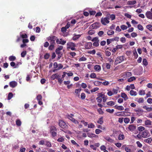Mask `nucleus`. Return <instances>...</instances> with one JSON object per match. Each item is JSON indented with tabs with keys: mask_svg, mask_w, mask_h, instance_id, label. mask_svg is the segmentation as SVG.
Segmentation results:
<instances>
[{
	"mask_svg": "<svg viewBox=\"0 0 152 152\" xmlns=\"http://www.w3.org/2000/svg\"><path fill=\"white\" fill-rule=\"evenodd\" d=\"M57 37L55 36L51 35L47 38L48 40L49 41L50 44L55 45V41L57 39Z\"/></svg>",
	"mask_w": 152,
	"mask_h": 152,
	"instance_id": "obj_1",
	"label": "nucleus"
},
{
	"mask_svg": "<svg viewBox=\"0 0 152 152\" xmlns=\"http://www.w3.org/2000/svg\"><path fill=\"white\" fill-rule=\"evenodd\" d=\"M50 132L53 137H55L57 135V129L54 126H51L50 127Z\"/></svg>",
	"mask_w": 152,
	"mask_h": 152,
	"instance_id": "obj_2",
	"label": "nucleus"
},
{
	"mask_svg": "<svg viewBox=\"0 0 152 152\" xmlns=\"http://www.w3.org/2000/svg\"><path fill=\"white\" fill-rule=\"evenodd\" d=\"M125 58L124 56H123L117 57L115 61V64L117 65L118 64L121 63L125 60Z\"/></svg>",
	"mask_w": 152,
	"mask_h": 152,
	"instance_id": "obj_3",
	"label": "nucleus"
},
{
	"mask_svg": "<svg viewBox=\"0 0 152 152\" xmlns=\"http://www.w3.org/2000/svg\"><path fill=\"white\" fill-rule=\"evenodd\" d=\"M66 48L67 49H70L72 50H75V47L76 46L75 44L72 42H68L66 44Z\"/></svg>",
	"mask_w": 152,
	"mask_h": 152,
	"instance_id": "obj_4",
	"label": "nucleus"
},
{
	"mask_svg": "<svg viewBox=\"0 0 152 152\" xmlns=\"http://www.w3.org/2000/svg\"><path fill=\"white\" fill-rule=\"evenodd\" d=\"M58 125L61 128L64 129H67L68 127V125L66 124L65 122L62 120H59Z\"/></svg>",
	"mask_w": 152,
	"mask_h": 152,
	"instance_id": "obj_5",
	"label": "nucleus"
},
{
	"mask_svg": "<svg viewBox=\"0 0 152 152\" xmlns=\"http://www.w3.org/2000/svg\"><path fill=\"white\" fill-rule=\"evenodd\" d=\"M109 19L110 18H109V16H108L107 17L102 18L101 21L103 25H106L107 23H109Z\"/></svg>",
	"mask_w": 152,
	"mask_h": 152,
	"instance_id": "obj_6",
	"label": "nucleus"
},
{
	"mask_svg": "<svg viewBox=\"0 0 152 152\" xmlns=\"http://www.w3.org/2000/svg\"><path fill=\"white\" fill-rule=\"evenodd\" d=\"M127 113V112L125 111L118 112L116 113L115 115L117 116H126L127 115L125 113Z\"/></svg>",
	"mask_w": 152,
	"mask_h": 152,
	"instance_id": "obj_7",
	"label": "nucleus"
},
{
	"mask_svg": "<svg viewBox=\"0 0 152 152\" xmlns=\"http://www.w3.org/2000/svg\"><path fill=\"white\" fill-rule=\"evenodd\" d=\"M42 98V97L40 94H38L37 97V99L38 101V104L40 105H41L43 104L42 102L41 101Z\"/></svg>",
	"mask_w": 152,
	"mask_h": 152,
	"instance_id": "obj_8",
	"label": "nucleus"
},
{
	"mask_svg": "<svg viewBox=\"0 0 152 152\" xmlns=\"http://www.w3.org/2000/svg\"><path fill=\"white\" fill-rule=\"evenodd\" d=\"M149 134V133L148 131L145 130L142 132V137L144 138H147L148 137V135Z\"/></svg>",
	"mask_w": 152,
	"mask_h": 152,
	"instance_id": "obj_9",
	"label": "nucleus"
},
{
	"mask_svg": "<svg viewBox=\"0 0 152 152\" xmlns=\"http://www.w3.org/2000/svg\"><path fill=\"white\" fill-rule=\"evenodd\" d=\"M92 44L91 42H87L85 44V48L86 49H90L92 47Z\"/></svg>",
	"mask_w": 152,
	"mask_h": 152,
	"instance_id": "obj_10",
	"label": "nucleus"
},
{
	"mask_svg": "<svg viewBox=\"0 0 152 152\" xmlns=\"http://www.w3.org/2000/svg\"><path fill=\"white\" fill-rule=\"evenodd\" d=\"M146 17L148 19H152V13L150 11H147L145 14Z\"/></svg>",
	"mask_w": 152,
	"mask_h": 152,
	"instance_id": "obj_11",
	"label": "nucleus"
},
{
	"mask_svg": "<svg viewBox=\"0 0 152 152\" xmlns=\"http://www.w3.org/2000/svg\"><path fill=\"white\" fill-rule=\"evenodd\" d=\"M9 85L12 88H14L17 85V83L15 81H12L10 83Z\"/></svg>",
	"mask_w": 152,
	"mask_h": 152,
	"instance_id": "obj_12",
	"label": "nucleus"
},
{
	"mask_svg": "<svg viewBox=\"0 0 152 152\" xmlns=\"http://www.w3.org/2000/svg\"><path fill=\"white\" fill-rule=\"evenodd\" d=\"M114 108L118 110H119L121 111L124 110V107L122 106H117L115 105L114 106Z\"/></svg>",
	"mask_w": 152,
	"mask_h": 152,
	"instance_id": "obj_13",
	"label": "nucleus"
},
{
	"mask_svg": "<svg viewBox=\"0 0 152 152\" xmlns=\"http://www.w3.org/2000/svg\"><path fill=\"white\" fill-rule=\"evenodd\" d=\"M143 108L145 109L148 112H150L152 110V105L150 107L145 105L143 106Z\"/></svg>",
	"mask_w": 152,
	"mask_h": 152,
	"instance_id": "obj_14",
	"label": "nucleus"
},
{
	"mask_svg": "<svg viewBox=\"0 0 152 152\" xmlns=\"http://www.w3.org/2000/svg\"><path fill=\"white\" fill-rule=\"evenodd\" d=\"M121 96L122 98L124 99L125 100H126L128 99L127 95L124 93H121Z\"/></svg>",
	"mask_w": 152,
	"mask_h": 152,
	"instance_id": "obj_15",
	"label": "nucleus"
},
{
	"mask_svg": "<svg viewBox=\"0 0 152 152\" xmlns=\"http://www.w3.org/2000/svg\"><path fill=\"white\" fill-rule=\"evenodd\" d=\"M128 129L130 131H133L136 129V126L134 125H130L128 127Z\"/></svg>",
	"mask_w": 152,
	"mask_h": 152,
	"instance_id": "obj_16",
	"label": "nucleus"
},
{
	"mask_svg": "<svg viewBox=\"0 0 152 152\" xmlns=\"http://www.w3.org/2000/svg\"><path fill=\"white\" fill-rule=\"evenodd\" d=\"M67 117L70 120L72 121V122L75 119L73 118L72 117L74 116V115L72 114H71L70 115L68 114L66 115Z\"/></svg>",
	"mask_w": 152,
	"mask_h": 152,
	"instance_id": "obj_17",
	"label": "nucleus"
},
{
	"mask_svg": "<svg viewBox=\"0 0 152 152\" xmlns=\"http://www.w3.org/2000/svg\"><path fill=\"white\" fill-rule=\"evenodd\" d=\"M81 36V35L80 34H74V36L72 38V39L73 40H76L78 39Z\"/></svg>",
	"mask_w": 152,
	"mask_h": 152,
	"instance_id": "obj_18",
	"label": "nucleus"
},
{
	"mask_svg": "<svg viewBox=\"0 0 152 152\" xmlns=\"http://www.w3.org/2000/svg\"><path fill=\"white\" fill-rule=\"evenodd\" d=\"M136 1H129L127 2V4L128 5H134L136 3Z\"/></svg>",
	"mask_w": 152,
	"mask_h": 152,
	"instance_id": "obj_19",
	"label": "nucleus"
},
{
	"mask_svg": "<svg viewBox=\"0 0 152 152\" xmlns=\"http://www.w3.org/2000/svg\"><path fill=\"white\" fill-rule=\"evenodd\" d=\"M135 101L139 103H142L143 102L144 100L143 98H140L139 99L136 98Z\"/></svg>",
	"mask_w": 152,
	"mask_h": 152,
	"instance_id": "obj_20",
	"label": "nucleus"
},
{
	"mask_svg": "<svg viewBox=\"0 0 152 152\" xmlns=\"http://www.w3.org/2000/svg\"><path fill=\"white\" fill-rule=\"evenodd\" d=\"M55 79H58V76L57 73L53 75L51 77V80H53Z\"/></svg>",
	"mask_w": 152,
	"mask_h": 152,
	"instance_id": "obj_21",
	"label": "nucleus"
},
{
	"mask_svg": "<svg viewBox=\"0 0 152 152\" xmlns=\"http://www.w3.org/2000/svg\"><path fill=\"white\" fill-rule=\"evenodd\" d=\"M152 141V139L151 137L148 138L147 139H145L144 140V142L148 143H151Z\"/></svg>",
	"mask_w": 152,
	"mask_h": 152,
	"instance_id": "obj_22",
	"label": "nucleus"
},
{
	"mask_svg": "<svg viewBox=\"0 0 152 152\" xmlns=\"http://www.w3.org/2000/svg\"><path fill=\"white\" fill-rule=\"evenodd\" d=\"M94 69L97 71H99L101 69L100 66L98 65H96L94 66Z\"/></svg>",
	"mask_w": 152,
	"mask_h": 152,
	"instance_id": "obj_23",
	"label": "nucleus"
},
{
	"mask_svg": "<svg viewBox=\"0 0 152 152\" xmlns=\"http://www.w3.org/2000/svg\"><path fill=\"white\" fill-rule=\"evenodd\" d=\"M105 139L108 142L112 143H113L114 141L113 140L109 137H107L105 138Z\"/></svg>",
	"mask_w": 152,
	"mask_h": 152,
	"instance_id": "obj_24",
	"label": "nucleus"
},
{
	"mask_svg": "<svg viewBox=\"0 0 152 152\" xmlns=\"http://www.w3.org/2000/svg\"><path fill=\"white\" fill-rule=\"evenodd\" d=\"M130 94L132 96H135L137 95V93L136 91L131 90L130 91Z\"/></svg>",
	"mask_w": 152,
	"mask_h": 152,
	"instance_id": "obj_25",
	"label": "nucleus"
},
{
	"mask_svg": "<svg viewBox=\"0 0 152 152\" xmlns=\"http://www.w3.org/2000/svg\"><path fill=\"white\" fill-rule=\"evenodd\" d=\"M98 123L100 124H102L103 123V117H101L100 118L98 121H97Z\"/></svg>",
	"mask_w": 152,
	"mask_h": 152,
	"instance_id": "obj_26",
	"label": "nucleus"
},
{
	"mask_svg": "<svg viewBox=\"0 0 152 152\" xmlns=\"http://www.w3.org/2000/svg\"><path fill=\"white\" fill-rule=\"evenodd\" d=\"M107 104L108 105L112 106L115 105V103L113 101H110L107 102Z\"/></svg>",
	"mask_w": 152,
	"mask_h": 152,
	"instance_id": "obj_27",
	"label": "nucleus"
},
{
	"mask_svg": "<svg viewBox=\"0 0 152 152\" xmlns=\"http://www.w3.org/2000/svg\"><path fill=\"white\" fill-rule=\"evenodd\" d=\"M94 84L95 86H99L102 84V82L99 81H95L94 82Z\"/></svg>",
	"mask_w": 152,
	"mask_h": 152,
	"instance_id": "obj_28",
	"label": "nucleus"
},
{
	"mask_svg": "<svg viewBox=\"0 0 152 152\" xmlns=\"http://www.w3.org/2000/svg\"><path fill=\"white\" fill-rule=\"evenodd\" d=\"M114 40L113 38L112 39H107V45H109L112 42H113Z\"/></svg>",
	"mask_w": 152,
	"mask_h": 152,
	"instance_id": "obj_29",
	"label": "nucleus"
},
{
	"mask_svg": "<svg viewBox=\"0 0 152 152\" xmlns=\"http://www.w3.org/2000/svg\"><path fill=\"white\" fill-rule=\"evenodd\" d=\"M125 75L126 77H129L132 75V74L131 72H127L125 73Z\"/></svg>",
	"mask_w": 152,
	"mask_h": 152,
	"instance_id": "obj_30",
	"label": "nucleus"
},
{
	"mask_svg": "<svg viewBox=\"0 0 152 152\" xmlns=\"http://www.w3.org/2000/svg\"><path fill=\"white\" fill-rule=\"evenodd\" d=\"M16 58L15 56H11L9 57V59L10 61H14L16 60Z\"/></svg>",
	"mask_w": 152,
	"mask_h": 152,
	"instance_id": "obj_31",
	"label": "nucleus"
},
{
	"mask_svg": "<svg viewBox=\"0 0 152 152\" xmlns=\"http://www.w3.org/2000/svg\"><path fill=\"white\" fill-rule=\"evenodd\" d=\"M26 50H23L21 53V57L23 58L25 57L26 55Z\"/></svg>",
	"mask_w": 152,
	"mask_h": 152,
	"instance_id": "obj_32",
	"label": "nucleus"
},
{
	"mask_svg": "<svg viewBox=\"0 0 152 152\" xmlns=\"http://www.w3.org/2000/svg\"><path fill=\"white\" fill-rule=\"evenodd\" d=\"M20 37L22 38H26L28 37L27 35L26 34H22L21 33H20Z\"/></svg>",
	"mask_w": 152,
	"mask_h": 152,
	"instance_id": "obj_33",
	"label": "nucleus"
},
{
	"mask_svg": "<svg viewBox=\"0 0 152 152\" xmlns=\"http://www.w3.org/2000/svg\"><path fill=\"white\" fill-rule=\"evenodd\" d=\"M145 124L146 125H151V121L150 120H147L145 121Z\"/></svg>",
	"mask_w": 152,
	"mask_h": 152,
	"instance_id": "obj_34",
	"label": "nucleus"
},
{
	"mask_svg": "<svg viewBox=\"0 0 152 152\" xmlns=\"http://www.w3.org/2000/svg\"><path fill=\"white\" fill-rule=\"evenodd\" d=\"M87 135L88 137H95L96 136V135L93 133H87Z\"/></svg>",
	"mask_w": 152,
	"mask_h": 152,
	"instance_id": "obj_35",
	"label": "nucleus"
},
{
	"mask_svg": "<svg viewBox=\"0 0 152 152\" xmlns=\"http://www.w3.org/2000/svg\"><path fill=\"white\" fill-rule=\"evenodd\" d=\"M130 121V119L128 118H125L124 119V122L126 124L128 123Z\"/></svg>",
	"mask_w": 152,
	"mask_h": 152,
	"instance_id": "obj_36",
	"label": "nucleus"
},
{
	"mask_svg": "<svg viewBox=\"0 0 152 152\" xmlns=\"http://www.w3.org/2000/svg\"><path fill=\"white\" fill-rule=\"evenodd\" d=\"M124 134H119L118 136V139L120 140L124 139Z\"/></svg>",
	"mask_w": 152,
	"mask_h": 152,
	"instance_id": "obj_37",
	"label": "nucleus"
},
{
	"mask_svg": "<svg viewBox=\"0 0 152 152\" xmlns=\"http://www.w3.org/2000/svg\"><path fill=\"white\" fill-rule=\"evenodd\" d=\"M90 77L91 78H95L96 77V75L94 73H91Z\"/></svg>",
	"mask_w": 152,
	"mask_h": 152,
	"instance_id": "obj_38",
	"label": "nucleus"
},
{
	"mask_svg": "<svg viewBox=\"0 0 152 152\" xmlns=\"http://www.w3.org/2000/svg\"><path fill=\"white\" fill-rule=\"evenodd\" d=\"M114 33L113 31L109 30L107 32V34L109 36H110L113 35Z\"/></svg>",
	"mask_w": 152,
	"mask_h": 152,
	"instance_id": "obj_39",
	"label": "nucleus"
},
{
	"mask_svg": "<svg viewBox=\"0 0 152 152\" xmlns=\"http://www.w3.org/2000/svg\"><path fill=\"white\" fill-rule=\"evenodd\" d=\"M135 77H134L133 76L131 77L130 78H129L128 80V82H131L134 80H135Z\"/></svg>",
	"mask_w": 152,
	"mask_h": 152,
	"instance_id": "obj_40",
	"label": "nucleus"
},
{
	"mask_svg": "<svg viewBox=\"0 0 152 152\" xmlns=\"http://www.w3.org/2000/svg\"><path fill=\"white\" fill-rule=\"evenodd\" d=\"M16 124L17 126H20L21 125V122L19 119H17L16 121Z\"/></svg>",
	"mask_w": 152,
	"mask_h": 152,
	"instance_id": "obj_41",
	"label": "nucleus"
},
{
	"mask_svg": "<svg viewBox=\"0 0 152 152\" xmlns=\"http://www.w3.org/2000/svg\"><path fill=\"white\" fill-rule=\"evenodd\" d=\"M142 63L145 66L147 65L148 64V63L146 58H144L143 59Z\"/></svg>",
	"mask_w": 152,
	"mask_h": 152,
	"instance_id": "obj_42",
	"label": "nucleus"
},
{
	"mask_svg": "<svg viewBox=\"0 0 152 152\" xmlns=\"http://www.w3.org/2000/svg\"><path fill=\"white\" fill-rule=\"evenodd\" d=\"M95 125L92 123H90L88 125V128H93L95 127Z\"/></svg>",
	"mask_w": 152,
	"mask_h": 152,
	"instance_id": "obj_43",
	"label": "nucleus"
},
{
	"mask_svg": "<svg viewBox=\"0 0 152 152\" xmlns=\"http://www.w3.org/2000/svg\"><path fill=\"white\" fill-rule=\"evenodd\" d=\"M139 94L140 95H144L145 94V92L144 90H140Z\"/></svg>",
	"mask_w": 152,
	"mask_h": 152,
	"instance_id": "obj_44",
	"label": "nucleus"
},
{
	"mask_svg": "<svg viewBox=\"0 0 152 152\" xmlns=\"http://www.w3.org/2000/svg\"><path fill=\"white\" fill-rule=\"evenodd\" d=\"M137 28L138 29L141 31H143L144 28L142 25L140 24H138L137 26Z\"/></svg>",
	"mask_w": 152,
	"mask_h": 152,
	"instance_id": "obj_45",
	"label": "nucleus"
},
{
	"mask_svg": "<svg viewBox=\"0 0 152 152\" xmlns=\"http://www.w3.org/2000/svg\"><path fill=\"white\" fill-rule=\"evenodd\" d=\"M46 145L48 147H51V142L49 141H46Z\"/></svg>",
	"mask_w": 152,
	"mask_h": 152,
	"instance_id": "obj_46",
	"label": "nucleus"
},
{
	"mask_svg": "<svg viewBox=\"0 0 152 152\" xmlns=\"http://www.w3.org/2000/svg\"><path fill=\"white\" fill-rule=\"evenodd\" d=\"M55 47V45H50L49 46L48 49L50 50H51L54 49Z\"/></svg>",
	"mask_w": 152,
	"mask_h": 152,
	"instance_id": "obj_47",
	"label": "nucleus"
},
{
	"mask_svg": "<svg viewBox=\"0 0 152 152\" xmlns=\"http://www.w3.org/2000/svg\"><path fill=\"white\" fill-rule=\"evenodd\" d=\"M13 96V94L11 92H10L9 93L8 95V100L10 99Z\"/></svg>",
	"mask_w": 152,
	"mask_h": 152,
	"instance_id": "obj_48",
	"label": "nucleus"
},
{
	"mask_svg": "<svg viewBox=\"0 0 152 152\" xmlns=\"http://www.w3.org/2000/svg\"><path fill=\"white\" fill-rule=\"evenodd\" d=\"M134 56L135 58H137L138 57V55L136 50L134 51L133 52Z\"/></svg>",
	"mask_w": 152,
	"mask_h": 152,
	"instance_id": "obj_49",
	"label": "nucleus"
},
{
	"mask_svg": "<svg viewBox=\"0 0 152 152\" xmlns=\"http://www.w3.org/2000/svg\"><path fill=\"white\" fill-rule=\"evenodd\" d=\"M92 41L93 42H99V40L98 37H95L93 38L92 40Z\"/></svg>",
	"mask_w": 152,
	"mask_h": 152,
	"instance_id": "obj_50",
	"label": "nucleus"
},
{
	"mask_svg": "<svg viewBox=\"0 0 152 152\" xmlns=\"http://www.w3.org/2000/svg\"><path fill=\"white\" fill-rule=\"evenodd\" d=\"M106 111L107 112L109 113H113L114 111V110L112 109V110L110 109H106Z\"/></svg>",
	"mask_w": 152,
	"mask_h": 152,
	"instance_id": "obj_51",
	"label": "nucleus"
},
{
	"mask_svg": "<svg viewBox=\"0 0 152 152\" xmlns=\"http://www.w3.org/2000/svg\"><path fill=\"white\" fill-rule=\"evenodd\" d=\"M121 28L122 30H124L126 29L127 27V26L125 25H122L121 26Z\"/></svg>",
	"mask_w": 152,
	"mask_h": 152,
	"instance_id": "obj_52",
	"label": "nucleus"
},
{
	"mask_svg": "<svg viewBox=\"0 0 152 152\" xmlns=\"http://www.w3.org/2000/svg\"><path fill=\"white\" fill-rule=\"evenodd\" d=\"M136 144L137 145V146L140 148H141L142 146V144L139 141H137L136 142Z\"/></svg>",
	"mask_w": 152,
	"mask_h": 152,
	"instance_id": "obj_53",
	"label": "nucleus"
},
{
	"mask_svg": "<svg viewBox=\"0 0 152 152\" xmlns=\"http://www.w3.org/2000/svg\"><path fill=\"white\" fill-rule=\"evenodd\" d=\"M64 140V139L63 137H61L58 138L57 141L58 142H63Z\"/></svg>",
	"mask_w": 152,
	"mask_h": 152,
	"instance_id": "obj_54",
	"label": "nucleus"
},
{
	"mask_svg": "<svg viewBox=\"0 0 152 152\" xmlns=\"http://www.w3.org/2000/svg\"><path fill=\"white\" fill-rule=\"evenodd\" d=\"M86 60L87 58L86 57L84 56H83L79 59V61H86Z\"/></svg>",
	"mask_w": 152,
	"mask_h": 152,
	"instance_id": "obj_55",
	"label": "nucleus"
},
{
	"mask_svg": "<svg viewBox=\"0 0 152 152\" xmlns=\"http://www.w3.org/2000/svg\"><path fill=\"white\" fill-rule=\"evenodd\" d=\"M57 55H58L57 59L59 60L61 58L62 56L63 53H61L58 54Z\"/></svg>",
	"mask_w": 152,
	"mask_h": 152,
	"instance_id": "obj_56",
	"label": "nucleus"
},
{
	"mask_svg": "<svg viewBox=\"0 0 152 152\" xmlns=\"http://www.w3.org/2000/svg\"><path fill=\"white\" fill-rule=\"evenodd\" d=\"M109 16V18H111L112 20H114L115 18V15L114 14H112L111 15H110V16Z\"/></svg>",
	"mask_w": 152,
	"mask_h": 152,
	"instance_id": "obj_57",
	"label": "nucleus"
},
{
	"mask_svg": "<svg viewBox=\"0 0 152 152\" xmlns=\"http://www.w3.org/2000/svg\"><path fill=\"white\" fill-rule=\"evenodd\" d=\"M86 97V95L85 93H82L81 95V98L82 99H84Z\"/></svg>",
	"mask_w": 152,
	"mask_h": 152,
	"instance_id": "obj_58",
	"label": "nucleus"
},
{
	"mask_svg": "<svg viewBox=\"0 0 152 152\" xmlns=\"http://www.w3.org/2000/svg\"><path fill=\"white\" fill-rule=\"evenodd\" d=\"M97 111L100 114H102L104 113L103 111L101 108L98 109Z\"/></svg>",
	"mask_w": 152,
	"mask_h": 152,
	"instance_id": "obj_59",
	"label": "nucleus"
},
{
	"mask_svg": "<svg viewBox=\"0 0 152 152\" xmlns=\"http://www.w3.org/2000/svg\"><path fill=\"white\" fill-rule=\"evenodd\" d=\"M138 129L139 131H142L145 129V128L142 126H140L138 128Z\"/></svg>",
	"mask_w": 152,
	"mask_h": 152,
	"instance_id": "obj_60",
	"label": "nucleus"
},
{
	"mask_svg": "<svg viewBox=\"0 0 152 152\" xmlns=\"http://www.w3.org/2000/svg\"><path fill=\"white\" fill-rule=\"evenodd\" d=\"M146 28L150 31H152V26L151 25H147Z\"/></svg>",
	"mask_w": 152,
	"mask_h": 152,
	"instance_id": "obj_61",
	"label": "nucleus"
},
{
	"mask_svg": "<svg viewBox=\"0 0 152 152\" xmlns=\"http://www.w3.org/2000/svg\"><path fill=\"white\" fill-rule=\"evenodd\" d=\"M99 42H94L93 43V46L95 47L98 46L99 45Z\"/></svg>",
	"mask_w": 152,
	"mask_h": 152,
	"instance_id": "obj_62",
	"label": "nucleus"
},
{
	"mask_svg": "<svg viewBox=\"0 0 152 152\" xmlns=\"http://www.w3.org/2000/svg\"><path fill=\"white\" fill-rule=\"evenodd\" d=\"M102 132L101 130L99 129H96L95 130V133L96 134H98Z\"/></svg>",
	"mask_w": 152,
	"mask_h": 152,
	"instance_id": "obj_63",
	"label": "nucleus"
},
{
	"mask_svg": "<svg viewBox=\"0 0 152 152\" xmlns=\"http://www.w3.org/2000/svg\"><path fill=\"white\" fill-rule=\"evenodd\" d=\"M90 147L94 151H96V148L95 147L94 144L91 145H90Z\"/></svg>",
	"mask_w": 152,
	"mask_h": 152,
	"instance_id": "obj_64",
	"label": "nucleus"
}]
</instances>
